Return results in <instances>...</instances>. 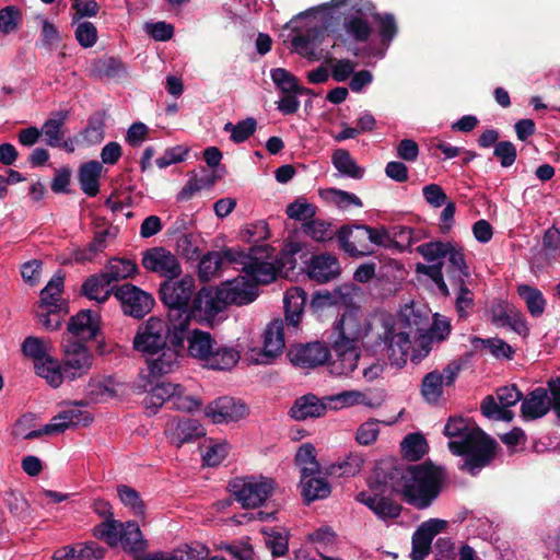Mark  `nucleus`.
Listing matches in <instances>:
<instances>
[{
    "label": "nucleus",
    "instance_id": "nucleus-1",
    "mask_svg": "<svg viewBox=\"0 0 560 560\" xmlns=\"http://www.w3.org/2000/svg\"><path fill=\"white\" fill-rule=\"evenodd\" d=\"M392 365L401 369L410 358L418 363L428 355L433 341L444 340L451 325L438 317H375Z\"/></svg>",
    "mask_w": 560,
    "mask_h": 560
},
{
    "label": "nucleus",
    "instance_id": "nucleus-2",
    "mask_svg": "<svg viewBox=\"0 0 560 560\" xmlns=\"http://www.w3.org/2000/svg\"><path fill=\"white\" fill-rule=\"evenodd\" d=\"M444 434L451 439L450 451L465 456L462 469L472 476L488 466L495 456L497 442L468 419L451 417L444 427Z\"/></svg>",
    "mask_w": 560,
    "mask_h": 560
},
{
    "label": "nucleus",
    "instance_id": "nucleus-3",
    "mask_svg": "<svg viewBox=\"0 0 560 560\" xmlns=\"http://www.w3.org/2000/svg\"><path fill=\"white\" fill-rule=\"evenodd\" d=\"M399 479L394 490L399 492L404 500L417 508L425 509L436 499L443 480L442 471L429 465H415L397 470Z\"/></svg>",
    "mask_w": 560,
    "mask_h": 560
},
{
    "label": "nucleus",
    "instance_id": "nucleus-4",
    "mask_svg": "<svg viewBox=\"0 0 560 560\" xmlns=\"http://www.w3.org/2000/svg\"><path fill=\"white\" fill-rule=\"evenodd\" d=\"M190 317H149L142 323L133 338V348L144 354L154 355L167 343L185 341Z\"/></svg>",
    "mask_w": 560,
    "mask_h": 560
},
{
    "label": "nucleus",
    "instance_id": "nucleus-5",
    "mask_svg": "<svg viewBox=\"0 0 560 560\" xmlns=\"http://www.w3.org/2000/svg\"><path fill=\"white\" fill-rule=\"evenodd\" d=\"M301 317H275L262 334V348L252 350L247 360L253 364H272L285 348L287 338L300 329Z\"/></svg>",
    "mask_w": 560,
    "mask_h": 560
},
{
    "label": "nucleus",
    "instance_id": "nucleus-6",
    "mask_svg": "<svg viewBox=\"0 0 560 560\" xmlns=\"http://www.w3.org/2000/svg\"><path fill=\"white\" fill-rule=\"evenodd\" d=\"M330 5L348 8L343 27L351 38L360 43L370 38L372 27L368 19L375 15V7L370 0H331Z\"/></svg>",
    "mask_w": 560,
    "mask_h": 560
},
{
    "label": "nucleus",
    "instance_id": "nucleus-7",
    "mask_svg": "<svg viewBox=\"0 0 560 560\" xmlns=\"http://www.w3.org/2000/svg\"><path fill=\"white\" fill-rule=\"evenodd\" d=\"M548 388L551 393V399L548 397L547 389L542 387L535 388L523 399L521 412L524 419L541 418L548 413L550 408L560 419V376L549 380Z\"/></svg>",
    "mask_w": 560,
    "mask_h": 560
},
{
    "label": "nucleus",
    "instance_id": "nucleus-8",
    "mask_svg": "<svg viewBox=\"0 0 560 560\" xmlns=\"http://www.w3.org/2000/svg\"><path fill=\"white\" fill-rule=\"evenodd\" d=\"M372 329H376V336L383 341L380 336V332H382L381 324L375 317H372V320L369 317H340L335 327L331 343L359 347V341L368 336Z\"/></svg>",
    "mask_w": 560,
    "mask_h": 560
},
{
    "label": "nucleus",
    "instance_id": "nucleus-9",
    "mask_svg": "<svg viewBox=\"0 0 560 560\" xmlns=\"http://www.w3.org/2000/svg\"><path fill=\"white\" fill-rule=\"evenodd\" d=\"M244 259V252L235 247L208 252L199 260L198 278L201 282H210L220 278L229 265L243 262Z\"/></svg>",
    "mask_w": 560,
    "mask_h": 560
},
{
    "label": "nucleus",
    "instance_id": "nucleus-10",
    "mask_svg": "<svg viewBox=\"0 0 560 560\" xmlns=\"http://www.w3.org/2000/svg\"><path fill=\"white\" fill-rule=\"evenodd\" d=\"M451 248V243L430 242L418 246L417 250L422 257L432 265H417V272L430 277L439 288L440 292L444 295L448 294L447 285L443 279V264L441 258L446 257L447 250Z\"/></svg>",
    "mask_w": 560,
    "mask_h": 560
},
{
    "label": "nucleus",
    "instance_id": "nucleus-11",
    "mask_svg": "<svg viewBox=\"0 0 560 560\" xmlns=\"http://www.w3.org/2000/svg\"><path fill=\"white\" fill-rule=\"evenodd\" d=\"M236 500L244 508H257L262 504L273 490V481L269 478L238 479L231 483Z\"/></svg>",
    "mask_w": 560,
    "mask_h": 560
},
{
    "label": "nucleus",
    "instance_id": "nucleus-12",
    "mask_svg": "<svg viewBox=\"0 0 560 560\" xmlns=\"http://www.w3.org/2000/svg\"><path fill=\"white\" fill-rule=\"evenodd\" d=\"M195 288V279L191 276H185L177 281L165 280L160 284V300L172 311L185 312Z\"/></svg>",
    "mask_w": 560,
    "mask_h": 560
},
{
    "label": "nucleus",
    "instance_id": "nucleus-13",
    "mask_svg": "<svg viewBox=\"0 0 560 560\" xmlns=\"http://www.w3.org/2000/svg\"><path fill=\"white\" fill-rule=\"evenodd\" d=\"M141 264L148 271L158 273L166 280H174L182 275L178 258L164 247H152L144 250Z\"/></svg>",
    "mask_w": 560,
    "mask_h": 560
},
{
    "label": "nucleus",
    "instance_id": "nucleus-14",
    "mask_svg": "<svg viewBox=\"0 0 560 560\" xmlns=\"http://www.w3.org/2000/svg\"><path fill=\"white\" fill-rule=\"evenodd\" d=\"M113 294L120 303L125 315H148L155 304L152 294L130 283L117 287Z\"/></svg>",
    "mask_w": 560,
    "mask_h": 560
},
{
    "label": "nucleus",
    "instance_id": "nucleus-15",
    "mask_svg": "<svg viewBox=\"0 0 560 560\" xmlns=\"http://www.w3.org/2000/svg\"><path fill=\"white\" fill-rule=\"evenodd\" d=\"M62 360L66 380L74 381L85 376L92 369L94 357L86 346L79 342L62 343Z\"/></svg>",
    "mask_w": 560,
    "mask_h": 560
},
{
    "label": "nucleus",
    "instance_id": "nucleus-16",
    "mask_svg": "<svg viewBox=\"0 0 560 560\" xmlns=\"http://www.w3.org/2000/svg\"><path fill=\"white\" fill-rule=\"evenodd\" d=\"M85 406L86 402L83 400L70 404L67 409L55 416L50 423L44 425L45 433H62L70 427L89 425L92 422L93 417L90 412L82 409V407Z\"/></svg>",
    "mask_w": 560,
    "mask_h": 560
},
{
    "label": "nucleus",
    "instance_id": "nucleus-17",
    "mask_svg": "<svg viewBox=\"0 0 560 560\" xmlns=\"http://www.w3.org/2000/svg\"><path fill=\"white\" fill-rule=\"evenodd\" d=\"M366 225L342 226L338 232L341 248L352 257H363L373 254L370 246Z\"/></svg>",
    "mask_w": 560,
    "mask_h": 560
},
{
    "label": "nucleus",
    "instance_id": "nucleus-18",
    "mask_svg": "<svg viewBox=\"0 0 560 560\" xmlns=\"http://www.w3.org/2000/svg\"><path fill=\"white\" fill-rule=\"evenodd\" d=\"M447 526L446 521L431 518L423 522L412 535V560H423L431 550L433 538L443 532Z\"/></svg>",
    "mask_w": 560,
    "mask_h": 560
},
{
    "label": "nucleus",
    "instance_id": "nucleus-19",
    "mask_svg": "<svg viewBox=\"0 0 560 560\" xmlns=\"http://www.w3.org/2000/svg\"><path fill=\"white\" fill-rule=\"evenodd\" d=\"M292 364L311 369L325 364L329 357V349L322 342H312L292 347L288 353Z\"/></svg>",
    "mask_w": 560,
    "mask_h": 560
},
{
    "label": "nucleus",
    "instance_id": "nucleus-20",
    "mask_svg": "<svg viewBox=\"0 0 560 560\" xmlns=\"http://www.w3.org/2000/svg\"><path fill=\"white\" fill-rule=\"evenodd\" d=\"M246 415V405L229 396L213 400L206 408V416L210 418L213 423L237 421Z\"/></svg>",
    "mask_w": 560,
    "mask_h": 560
},
{
    "label": "nucleus",
    "instance_id": "nucleus-21",
    "mask_svg": "<svg viewBox=\"0 0 560 560\" xmlns=\"http://www.w3.org/2000/svg\"><path fill=\"white\" fill-rule=\"evenodd\" d=\"M221 284L225 305H246L254 302L259 295L258 288L246 277H237Z\"/></svg>",
    "mask_w": 560,
    "mask_h": 560
},
{
    "label": "nucleus",
    "instance_id": "nucleus-22",
    "mask_svg": "<svg viewBox=\"0 0 560 560\" xmlns=\"http://www.w3.org/2000/svg\"><path fill=\"white\" fill-rule=\"evenodd\" d=\"M101 332L100 317H70L62 343H83L96 339Z\"/></svg>",
    "mask_w": 560,
    "mask_h": 560
},
{
    "label": "nucleus",
    "instance_id": "nucleus-23",
    "mask_svg": "<svg viewBox=\"0 0 560 560\" xmlns=\"http://www.w3.org/2000/svg\"><path fill=\"white\" fill-rule=\"evenodd\" d=\"M238 264L242 265V271L245 273L244 277L249 278V281L256 284L257 288L259 284H269L276 281L279 273V267L273 261L245 255L243 262Z\"/></svg>",
    "mask_w": 560,
    "mask_h": 560
},
{
    "label": "nucleus",
    "instance_id": "nucleus-24",
    "mask_svg": "<svg viewBox=\"0 0 560 560\" xmlns=\"http://www.w3.org/2000/svg\"><path fill=\"white\" fill-rule=\"evenodd\" d=\"M165 432L171 443L176 447H180L184 443L192 442L205 435V429L201 424L197 420L189 418L171 420Z\"/></svg>",
    "mask_w": 560,
    "mask_h": 560
},
{
    "label": "nucleus",
    "instance_id": "nucleus-25",
    "mask_svg": "<svg viewBox=\"0 0 560 560\" xmlns=\"http://www.w3.org/2000/svg\"><path fill=\"white\" fill-rule=\"evenodd\" d=\"M221 284L201 288L192 300V310L205 315H217L226 310Z\"/></svg>",
    "mask_w": 560,
    "mask_h": 560
},
{
    "label": "nucleus",
    "instance_id": "nucleus-26",
    "mask_svg": "<svg viewBox=\"0 0 560 560\" xmlns=\"http://www.w3.org/2000/svg\"><path fill=\"white\" fill-rule=\"evenodd\" d=\"M184 349V341L179 345L167 343L156 353V358L149 359V368L151 372L164 375L174 372L179 366V359Z\"/></svg>",
    "mask_w": 560,
    "mask_h": 560
},
{
    "label": "nucleus",
    "instance_id": "nucleus-27",
    "mask_svg": "<svg viewBox=\"0 0 560 560\" xmlns=\"http://www.w3.org/2000/svg\"><path fill=\"white\" fill-rule=\"evenodd\" d=\"M340 273V265L331 254L313 256L308 264V276L317 282L325 283Z\"/></svg>",
    "mask_w": 560,
    "mask_h": 560
},
{
    "label": "nucleus",
    "instance_id": "nucleus-28",
    "mask_svg": "<svg viewBox=\"0 0 560 560\" xmlns=\"http://www.w3.org/2000/svg\"><path fill=\"white\" fill-rule=\"evenodd\" d=\"M336 353V359L331 362V373L342 376L352 373L360 358V348L353 346H345L341 343H331Z\"/></svg>",
    "mask_w": 560,
    "mask_h": 560
},
{
    "label": "nucleus",
    "instance_id": "nucleus-29",
    "mask_svg": "<svg viewBox=\"0 0 560 560\" xmlns=\"http://www.w3.org/2000/svg\"><path fill=\"white\" fill-rule=\"evenodd\" d=\"M357 500L366 505L378 518L383 521L396 518L401 512V506L399 504L385 497L376 494L370 495L366 492H360L357 495Z\"/></svg>",
    "mask_w": 560,
    "mask_h": 560
},
{
    "label": "nucleus",
    "instance_id": "nucleus-30",
    "mask_svg": "<svg viewBox=\"0 0 560 560\" xmlns=\"http://www.w3.org/2000/svg\"><path fill=\"white\" fill-rule=\"evenodd\" d=\"M188 341V353L190 357L198 359L206 363L210 354L214 350L215 341L211 335L207 331L195 329L189 332V326L187 327L186 338Z\"/></svg>",
    "mask_w": 560,
    "mask_h": 560
},
{
    "label": "nucleus",
    "instance_id": "nucleus-31",
    "mask_svg": "<svg viewBox=\"0 0 560 560\" xmlns=\"http://www.w3.org/2000/svg\"><path fill=\"white\" fill-rule=\"evenodd\" d=\"M325 412L326 405L312 394L298 398L290 409V416L298 421L318 418L324 416Z\"/></svg>",
    "mask_w": 560,
    "mask_h": 560
},
{
    "label": "nucleus",
    "instance_id": "nucleus-32",
    "mask_svg": "<svg viewBox=\"0 0 560 560\" xmlns=\"http://www.w3.org/2000/svg\"><path fill=\"white\" fill-rule=\"evenodd\" d=\"M67 118V110H58L42 125L40 135L45 137L47 145L52 148L60 147L65 137L63 127Z\"/></svg>",
    "mask_w": 560,
    "mask_h": 560
},
{
    "label": "nucleus",
    "instance_id": "nucleus-33",
    "mask_svg": "<svg viewBox=\"0 0 560 560\" xmlns=\"http://www.w3.org/2000/svg\"><path fill=\"white\" fill-rule=\"evenodd\" d=\"M472 349L483 353L491 354L495 359L512 360L514 357V349L504 340L499 338H479L472 337L470 339Z\"/></svg>",
    "mask_w": 560,
    "mask_h": 560
},
{
    "label": "nucleus",
    "instance_id": "nucleus-34",
    "mask_svg": "<svg viewBox=\"0 0 560 560\" xmlns=\"http://www.w3.org/2000/svg\"><path fill=\"white\" fill-rule=\"evenodd\" d=\"M301 488L303 499L310 503L315 500H322L330 494V486L319 474H308L301 476Z\"/></svg>",
    "mask_w": 560,
    "mask_h": 560
},
{
    "label": "nucleus",
    "instance_id": "nucleus-35",
    "mask_svg": "<svg viewBox=\"0 0 560 560\" xmlns=\"http://www.w3.org/2000/svg\"><path fill=\"white\" fill-rule=\"evenodd\" d=\"M103 166L97 161H90L82 164L79 168V182L81 189L89 197H94L100 191V177Z\"/></svg>",
    "mask_w": 560,
    "mask_h": 560
},
{
    "label": "nucleus",
    "instance_id": "nucleus-36",
    "mask_svg": "<svg viewBox=\"0 0 560 560\" xmlns=\"http://www.w3.org/2000/svg\"><path fill=\"white\" fill-rule=\"evenodd\" d=\"M110 281L101 272L88 278L83 282L81 291L88 299L94 300L97 303H104L114 291L110 289Z\"/></svg>",
    "mask_w": 560,
    "mask_h": 560
},
{
    "label": "nucleus",
    "instance_id": "nucleus-37",
    "mask_svg": "<svg viewBox=\"0 0 560 560\" xmlns=\"http://www.w3.org/2000/svg\"><path fill=\"white\" fill-rule=\"evenodd\" d=\"M34 370L39 377L44 378L54 388H58L66 380L63 365L51 355L36 363Z\"/></svg>",
    "mask_w": 560,
    "mask_h": 560
},
{
    "label": "nucleus",
    "instance_id": "nucleus-38",
    "mask_svg": "<svg viewBox=\"0 0 560 560\" xmlns=\"http://www.w3.org/2000/svg\"><path fill=\"white\" fill-rule=\"evenodd\" d=\"M115 231L113 229H107L103 231L96 232L93 241L89 243V245L84 248H79L74 252L73 258L77 262L84 264L88 261H92L96 255L103 252L106 246L107 237H114Z\"/></svg>",
    "mask_w": 560,
    "mask_h": 560
},
{
    "label": "nucleus",
    "instance_id": "nucleus-39",
    "mask_svg": "<svg viewBox=\"0 0 560 560\" xmlns=\"http://www.w3.org/2000/svg\"><path fill=\"white\" fill-rule=\"evenodd\" d=\"M240 351L230 347L214 348L205 363V366L212 370L229 371L240 361Z\"/></svg>",
    "mask_w": 560,
    "mask_h": 560
},
{
    "label": "nucleus",
    "instance_id": "nucleus-40",
    "mask_svg": "<svg viewBox=\"0 0 560 560\" xmlns=\"http://www.w3.org/2000/svg\"><path fill=\"white\" fill-rule=\"evenodd\" d=\"M331 163L340 175L353 179L363 177L365 170L359 166L351 154L345 149H337L331 156Z\"/></svg>",
    "mask_w": 560,
    "mask_h": 560
},
{
    "label": "nucleus",
    "instance_id": "nucleus-41",
    "mask_svg": "<svg viewBox=\"0 0 560 560\" xmlns=\"http://www.w3.org/2000/svg\"><path fill=\"white\" fill-rule=\"evenodd\" d=\"M103 273L113 283L135 277L138 273V266L131 259L112 258Z\"/></svg>",
    "mask_w": 560,
    "mask_h": 560
},
{
    "label": "nucleus",
    "instance_id": "nucleus-42",
    "mask_svg": "<svg viewBox=\"0 0 560 560\" xmlns=\"http://www.w3.org/2000/svg\"><path fill=\"white\" fill-rule=\"evenodd\" d=\"M178 388V384H173L168 382H163L160 384H155L152 387L144 398V406L149 410L151 409V413H155L156 410L164 404L171 402L172 396L174 395V390Z\"/></svg>",
    "mask_w": 560,
    "mask_h": 560
},
{
    "label": "nucleus",
    "instance_id": "nucleus-43",
    "mask_svg": "<svg viewBox=\"0 0 560 560\" xmlns=\"http://www.w3.org/2000/svg\"><path fill=\"white\" fill-rule=\"evenodd\" d=\"M446 272L450 275L453 282L465 281L469 277V270L465 261L462 248L451 243V248L447 250Z\"/></svg>",
    "mask_w": 560,
    "mask_h": 560
},
{
    "label": "nucleus",
    "instance_id": "nucleus-44",
    "mask_svg": "<svg viewBox=\"0 0 560 560\" xmlns=\"http://www.w3.org/2000/svg\"><path fill=\"white\" fill-rule=\"evenodd\" d=\"M62 288L63 277L57 273L40 291V302L43 305L48 307L45 315H50L56 312V308L58 307L57 302L60 300Z\"/></svg>",
    "mask_w": 560,
    "mask_h": 560
},
{
    "label": "nucleus",
    "instance_id": "nucleus-45",
    "mask_svg": "<svg viewBox=\"0 0 560 560\" xmlns=\"http://www.w3.org/2000/svg\"><path fill=\"white\" fill-rule=\"evenodd\" d=\"M295 463L301 468V476L319 474V464L316 460V450L311 443L302 444L295 455Z\"/></svg>",
    "mask_w": 560,
    "mask_h": 560
},
{
    "label": "nucleus",
    "instance_id": "nucleus-46",
    "mask_svg": "<svg viewBox=\"0 0 560 560\" xmlns=\"http://www.w3.org/2000/svg\"><path fill=\"white\" fill-rule=\"evenodd\" d=\"M273 83L285 94H306L307 89L301 88L296 78L283 68H277L271 71Z\"/></svg>",
    "mask_w": 560,
    "mask_h": 560
},
{
    "label": "nucleus",
    "instance_id": "nucleus-47",
    "mask_svg": "<svg viewBox=\"0 0 560 560\" xmlns=\"http://www.w3.org/2000/svg\"><path fill=\"white\" fill-rule=\"evenodd\" d=\"M541 254L546 264H550L560 258V230L556 226H551L545 231Z\"/></svg>",
    "mask_w": 560,
    "mask_h": 560
},
{
    "label": "nucleus",
    "instance_id": "nucleus-48",
    "mask_svg": "<svg viewBox=\"0 0 560 560\" xmlns=\"http://www.w3.org/2000/svg\"><path fill=\"white\" fill-rule=\"evenodd\" d=\"M306 292L299 288L288 289L283 296L284 315H303L306 305Z\"/></svg>",
    "mask_w": 560,
    "mask_h": 560
},
{
    "label": "nucleus",
    "instance_id": "nucleus-49",
    "mask_svg": "<svg viewBox=\"0 0 560 560\" xmlns=\"http://www.w3.org/2000/svg\"><path fill=\"white\" fill-rule=\"evenodd\" d=\"M443 376L439 371L428 373L421 385V394L428 402H436L443 394Z\"/></svg>",
    "mask_w": 560,
    "mask_h": 560
},
{
    "label": "nucleus",
    "instance_id": "nucleus-50",
    "mask_svg": "<svg viewBox=\"0 0 560 560\" xmlns=\"http://www.w3.org/2000/svg\"><path fill=\"white\" fill-rule=\"evenodd\" d=\"M117 493L122 504L128 508L135 515L143 516L145 513L144 502L140 494L133 488L120 485L117 487Z\"/></svg>",
    "mask_w": 560,
    "mask_h": 560
},
{
    "label": "nucleus",
    "instance_id": "nucleus-51",
    "mask_svg": "<svg viewBox=\"0 0 560 560\" xmlns=\"http://www.w3.org/2000/svg\"><path fill=\"white\" fill-rule=\"evenodd\" d=\"M121 529V523L107 518L105 522L96 525L93 529V534L96 538L106 541L109 546H117L119 542V533Z\"/></svg>",
    "mask_w": 560,
    "mask_h": 560
},
{
    "label": "nucleus",
    "instance_id": "nucleus-52",
    "mask_svg": "<svg viewBox=\"0 0 560 560\" xmlns=\"http://www.w3.org/2000/svg\"><path fill=\"white\" fill-rule=\"evenodd\" d=\"M257 122L255 118L248 117L238 121L236 125L226 122L224 125V130L231 133V139L233 142L242 143L255 132Z\"/></svg>",
    "mask_w": 560,
    "mask_h": 560
},
{
    "label": "nucleus",
    "instance_id": "nucleus-53",
    "mask_svg": "<svg viewBox=\"0 0 560 560\" xmlns=\"http://www.w3.org/2000/svg\"><path fill=\"white\" fill-rule=\"evenodd\" d=\"M75 25L74 37L82 48L93 47L98 39L96 26L90 21H79Z\"/></svg>",
    "mask_w": 560,
    "mask_h": 560
},
{
    "label": "nucleus",
    "instance_id": "nucleus-54",
    "mask_svg": "<svg viewBox=\"0 0 560 560\" xmlns=\"http://www.w3.org/2000/svg\"><path fill=\"white\" fill-rule=\"evenodd\" d=\"M518 295L525 301L528 311L535 314H541L545 308V299L542 293L533 287L523 284L517 288Z\"/></svg>",
    "mask_w": 560,
    "mask_h": 560
},
{
    "label": "nucleus",
    "instance_id": "nucleus-55",
    "mask_svg": "<svg viewBox=\"0 0 560 560\" xmlns=\"http://www.w3.org/2000/svg\"><path fill=\"white\" fill-rule=\"evenodd\" d=\"M401 451L408 459L418 460L427 452V442L420 434H409L401 442Z\"/></svg>",
    "mask_w": 560,
    "mask_h": 560
},
{
    "label": "nucleus",
    "instance_id": "nucleus-56",
    "mask_svg": "<svg viewBox=\"0 0 560 560\" xmlns=\"http://www.w3.org/2000/svg\"><path fill=\"white\" fill-rule=\"evenodd\" d=\"M119 542L122 544L125 549H140L142 542V533L136 522H127L126 524L121 523Z\"/></svg>",
    "mask_w": 560,
    "mask_h": 560
},
{
    "label": "nucleus",
    "instance_id": "nucleus-57",
    "mask_svg": "<svg viewBox=\"0 0 560 560\" xmlns=\"http://www.w3.org/2000/svg\"><path fill=\"white\" fill-rule=\"evenodd\" d=\"M328 400L335 402V408H348L355 405H369L368 396L360 390H345L328 397Z\"/></svg>",
    "mask_w": 560,
    "mask_h": 560
},
{
    "label": "nucleus",
    "instance_id": "nucleus-58",
    "mask_svg": "<svg viewBox=\"0 0 560 560\" xmlns=\"http://www.w3.org/2000/svg\"><path fill=\"white\" fill-rule=\"evenodd\" d=\"M287 215L290 219L307 222L316 214V207L305 199H296L287 207Z\"/></svg>",
    "mask_w": 560,
    "mask_h": 560
},
{
    "label": "nucleus",
    "instance_id": "nucleus-59",
    "mask_svg": "<svg viewBox=\"0 0 560 560\" xmlns=\"http://www.w3.org/2000/svg\"><path fill=\"white\" fill-rule=\"evenodd\" d=\"M22 352L25 357L31 358L34 365L50 355L47 346L37 337H27L22 343Z\"/></svg>",
    "mask_w": 560,
    "mask_h": 560
},
{
    "label": "nucleus",
    "instance_id": "nucleus-60",
    "mask_svg": "<svg viewBox=\"0 0 560 560\" xmlns=\"http://www.w3.org/2000/svg\"><path fill=\"white\" fill-rule=\"evenodd\" d=\"M363 465V458L359 454H349L345 459L334 464L331 466V474H338V476H354L357 475Z\"/></svg>",
    "mask_w": 560,
    "mask_h": 560
},
{
    "label": "nucleus",
    "instance_id": "nucleus-61",
    "mask_svg": "<svg viewBox=\"0 0 560 560\" xmlns=\"http://www.w3.org/2000/svg\"><path fill=\"white\" fill-rule=\"evenodd\" d=\"M373 19L378 23L382 44L388 47L397 34V25L394 15L389 13L381 15L375 12Z\"/></svg>",
    "mask_w": 560,
    "mask_h": 560
},
{
    "label": "nucleus",
    "instance_id": "nucleus-62",
    "mask_svg": "<svg viewBox=\"0 0 560 560\" xmlns=\"http://www.w3.org/2000/svg\"><path fill=\"white\" fill-rule=\"evenodd\" d=\"M124 70L122 62L114 57L101 58L93 65V71L100 77L114 78Z\"/></svg>",
    "mask_w": 560,
    "mask_h": 560
},
{
    "label": "nucleus",
    "instance_id": "nucleus-63",
    "mask_svg": "<svg viewBox=\"0 0 560 560\" xmlns=\"http://www.w3.org/2000/svg\"><path fill=\"white\" fill-rule=\"evenodd\" d=\"M229 444L226 442H210L202 453L203 463L208 466H218L226 457Z\"/></svg>",
    "mask_w": 560,
    "mask_h": 560
},
{
    "label": "nucleus",
    "instance_id": "nucleus-64",
    "mask_svg": "<svg viewBox=\"0 0 560 560\" xmlns=\"http://www.w3.org/2000/svg\"><path fill=\"white\" fill-rule=\"evenodd\" d=\"M303 232L317 242H324L332 237L330 224L320 220L311 219L303 223Z\"/></svg>",
    "mask_w": 560,
    "mask_h": 560
}]
</instances>
